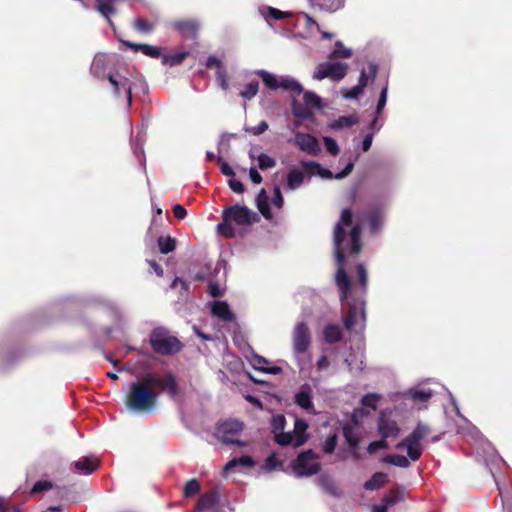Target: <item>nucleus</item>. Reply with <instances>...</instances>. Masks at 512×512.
I'll return each instance as SVG.
<instances>
[{
	"instance_id": "f257e3e1",
	"label": "nucleus",
	"mask_w": 512,
	"mask_h": 512,
	"mask_svg": "<svg viewBox=\"0 0 512 512\" xmlns=\"http://www.w3.org/2000/svg\"><path fill=\"white\" fill-rule=\"evenodd\" d=\"M361 230L358 225L352 226V212L344 209L334 227V254L337 262L335 282L342 303L348 305V313L344 320L349 331H362L366 321L365 300L363 297L350 300L351 282L344 269L345 253L357 256L361 251Z\"/></svg>"
},
{
	"instance_id": "f03ea898",
	"label": "nucleus",
	"mask_w": 512,
	"mask_h": 512,
	"mask_svg": "<svg viewBox=\"0 0 512 512\" xmlns=\"http://www.w3.org/2000/svg\"><path fill=\"white\" fill-rule=\"evenodd\" d=\"M151 384L143 382H131L125 394V406L134 414L150 415L157 408L158 394Z\"/></svg>"
},
{
	"instance_id": "7ed1b4c3",
	"label": "nucleus",
	"mask_w": 512,
	"mask_h": 512,
	"mask_svg": "<svg viewBox=\"0 0 512 512\" xmlns=\"http://www.w3.org/2000/svg\"><path fill=\"white\" fill-rule=\"evenodd\" d=\"M393 185L391 180L383 179L377 184L373 202L367 211L361 215V220L368 222L372 234L378 233L385 222V213L392 195Z\"/></svg>"
},
{
	"instance_id": "20e7f679",
	"label": "nucleus",
	"mask_w": 512,
	"mask_h": 512,
	"mask_svg": "<svg viewBox=\"0 0 512 512\" xmlns=\"http://www.w3.org/2000/svg\"><path fill=\"white\" fill-rule=\"evenodd\" d=\"M223 222L217 225V230L225 237L235 236V226H247L259 220L257 213L245 206L235 205L228 207L222 214Z\"/></svg>"
},
{
	"instance_id": "39448f33",
	"label": "nucleus",
	"mask_w": 512,
	"mask_h": 512,
	"mask_svg": "<svg viewBox=\"0 0 512 512\" xmlns=\"http://www.w3.org/2000/svg\"><path fill=\"white\" fill-rule=\"evenodd\" d=\"M430 432L431 429L427 424L419 422L407 437L396 444V448H406L409 459L411 461H417L423 452L420 442L428 436Z\"/></svg>"
},
{
	"instance_id": "423d86ee",
	"label": "nucleus",
	"mask_w": 512,
	"mask_h": 512,
	"mask_svg": "<svg viewBox=\"0 0 512 512\" xmlns=\"http://www.w3.org/2000/svg\"><path fill=\"white\" fill-rule=\"evenodd\" d=\"M150 344L156 353L170 355L181 350V342L162 327L155 328L150 335Z\"/></svg>"
},
{
	"instance_id": "0eeeda50",
	"label": "nucleus",
	"mask_w": 512,
	"mask_h": 512,
	"mask_svg": "<svg viewBox=\"0 0 512 512\" xmlns=\"http://www.w3.org/2000/svg\"><path fill=\"white\" fill-rule=\"evenodd\" d=\"M311 345V333L304 321L298 322L292 331V351L296 361L302 369V357Z\"/></svg>"
},
{
	"instance_id": "6e6552de",
	"label": "nucleus",
	"mask_w": 512,
	"mask_h": 512,
	"mask_svg": "<svg viewBox=\"0 0 512 512\" xmlns=\"http://www.w3.org/2000/svg\"><path fill=\"white\" fill-rule=\"evenodd\" d=\"M308 424L304 419H294V429L288 432H281L274 438L280 446L291 445L295 448L302 446L308 439Z\"/></svg>"
},
{
	"instance_id": "1a4fd4ad",
	"label": "nucleus",
	"mask_w": 512,
	"mask_h": 512,
	"mask_svg": "<svg viewBox=\"0 0 512 512\" xmlns=\"http://www.w3.org/2000/svg\"><path fill=\"white\" fill-rule=\"evenodd\" d=\"M318 456L312 450L301 452L294 464L293 471L298 477H308L318 473L320 464Z\"/></svg>"
},
{
	"instance_id": "9d476101",
	"label": "nucleus",
	"mask_w": 512,
	"mask_h": 512,
	"mask_svg": "<svg viewBox=\"0 0 512 512\" xmlns=\"http://www.w3.org/2000/svg\"><path fill=\"white\" fill-rule=\"evenodd\" d=\"M348 70V65L341 62L326 61L320 63L314 70L313 79L323 80L329 78L332 81H340L343 79Z\"/></svg>"
},
{
	"instance_id": "9b49d317",
	"label": "nucleus",
	"mask_w": 512,
	"mask_h": 512,
	"mask_svg": "<svg viewBox=\"0 0 512 512\" xmlns=\"http://www.w3.org/2000/svg\"><path fill=\"white\" fill-rule=\"evenodd\" d=\"M242 430L243 424L240 421L229 420L218 425L216 429V436L222 443L244 446V442L236 439Z\"/></svg>"
},
{
	"instance_id": "f8f14e48",
	"label": "nucleus",
	"mask_w": 512,
	"mask_h": 512,
	"mask_svg": "<svg viewBox=\"0 0 512 512\" xmlns=\"http://www.w3.org/2000/svg\"><path fill=\"white\" fill-rule=\"evenodd\" d=\"M301 166L305 168L311 176L316 175L323 179H342L352 172L354 163H347L345 168L335 175L329 169L322 167L315 161H301Z\"/></svg>"
},
{
	"instance_id": "ddd939ff",
	"label": "nucleus",
	"mask_w": 512,
	"mask_h": 512,
	"mask_svg": "<svg viewBox=\"0 0 512 512\" xmlns=\"http://www.w3.org/2000/svg\"><path fill=\"white\" fill-rule=\"evenodd\" d=\"M108 81L111 85V90H112L113 95L116 98H120L121 96H124L127 100V105L129 107L132 103L131 81L127 77H125L119 73L108 74Z\"/></svg>"
},
{
	"instance_id": "4468645a",
	"label": "nucleus",
	"mask_w": 512,
	"mask_h": 512,
	"mask_svg": "<svg viewBox=\"0 0 512 512\" xmlns=\"http://www.w3.org/2000/svg\"><path fill=\"white\" fill-rule=\"evenodd\" d=\"M308 155L317 156L321 152V146L316 137L308 133L296 131L294 138L288 140Z\"/></svg>"
},
{
	"instance_id": "2eb2a0df",
	"label": "nucleus",
	"mask_w": 512,
	"mask_h": 512,
	"mask_svg": "<svg viewBox=\"0 0 512 512\" xmlns=\"http://www.w3.org/2000/svg\"><path fill=\"white\" fill-rule=\"evenodd\" d=\"M145 383L151 384L153 387H159L167 392L171 397H175L179 393V386L175 377L168 373L164 377H157L152 374L145 376Z\"/></svg>"
},
{
	"instance_id": "dca6fc26",
	"label": "nucleus",
	"mask_w": 512,
	"mask_h": 512,
	"mask_svg": "<svg viewBox=\"0 0 512 512\" xmlns=\"http://www.w3.org/2000/svg\"><path fill=\"white\" fill-rule=\"evenodd\" d=\"M378 432L383 439L394 438L400 434V428L393 413L382 412L378 420Z\"/></svg>"
},
{
	"instance_id": "f3484780",
	"label": "nucleus",
	"mask_w": 512,
	"mask_h": 512,
	"mask_svg": "<svg viewBox=\"0 0 512 512\" xmlns=\"http://www.w3.org/2000/svg\"><path fill=\"white\" fill-rule=\"evenodd\" d=\"M110 63L111 57L108 54L97 53L91 63L90 73L100 80L108 79V74H111L108 72Z\"/></svg>"
},
{
	"instance_id": "a211bd4d",
	"label": "nucleus",
	"mask_w": 512,
	"mask_h": 512,
	"mask_svg": "<svg viewBox=\"0 0 512 512\" xmlns=\"http://www.w3.org/2000/svg\"><path fill=\"white\" fill-rule=\"evenodd\" d=\"M127 0H103L96 5H92L94 8L107 22L113 27L112 17L118 12V5L126 2Z\"/></svg>"
},
{
	"instance_id": "6ab92c4d",
	"label": "nucleus",
	"mask_w": 512,
	"mask_h": 512,
	"mask_svg": "<svg viewBox=\"0 0 512 512\" xmlns=\"http://www.w3.org/2000/svg\"><path fill=\"white\" fill-rule=\"evenodd\" d=\"M450 399H451V402H452V405L454 406V409L456 411V414L459 418L463 419L465 422H466V427H459L457 432L459 434H467L469 436H471L474 440L476 441H480L482 440L483 436L481 434V432L479 431V429L474 426L472 423H470L463 415L462 413L460 412V409H459V406L454 398V396L452 394H450Z\"/></svg>"
},
{
	"instance_id": "aec40b11",
	"label": "nucleus",
	"mask_w": 512,
	"mask_h": 512,
	"mask_svg": "<svg viewBox=\"0 0 512 512\" xmlns=\"http://www.w3.org/2000/svg\"><path fill=\"white\" fill-rule=\"evenodd\" d=\"M295 403L306 411L314 412L312 388L310 385L304 384L300 387L299 391L295 395Z\"/></svg>"
},
{
	"instance_id": "412c9836",
	"label": "nucleus",
	"mask_w": 512,
	"mask_h": 512,
	"mask_svg": "<svg viewBox=\"0 0 512 512\" xmlns=\"http://www.w3.org/2000/svg\"><path fill=\"white\" fill-rule=\"evenodd\" d=\"M172 27L185 37L196 38L199 30V22L194 19L179 20L175 21Z\"/></svg>"
},
{
	"instance_id": "4be33fe9",
	"label": "nucleus",
	"mask_w": 512,
	"mask_h": 512,
	"mask_svg": "<svg viewBox=\"0 0 512 512\" xmlns=\"http://www.w3.org/2000/svg\"><path fill=\"white\" fill-rule=\"evenodd\" d=\"M211 313L213 316L225 322H231L235 319L233 312L225 301H213L211 304Z\"/></svg>"
},
{
	"instance_id": "5701e85b",
	"label": "nucleus",
	"mask_w": 512,
	"mask_h": 512,
	"mask_svg": "<svg viewBox=\"0 0 512 512\" xmlns=\"http://www.w3.org/2000/svg\"><path fill=\"white\" fill-rule=\"evenodd\" d=\"M313 8L333 13L344 7L345 0H308Z\"/></svg>"
},
{
	"instance_id": "b1692460",
	"label": "nucleus",
	"mask_w": 512,
	"mask_h": 512,
	"mask_svg": "<svg viewBox=\"0 0 512 512\" xmlns=\"http://www.w3.org/2000/svg\"><path fill=\"white\" fill-rule=\"evenodd\" d=\"M259 14L265 19V21L270 24V20H282L291 15L290 12L281 11L277 8L262 5L258 8Z\"/></svg>"
},
{
	"instance_id": "393cba45",
	"label": "nucleus",
	"mask_w": 512,
	"mask_h": 512,
	"mask_svg": "<svg viewBox=\"0 0 512 512\" xmlns=\"http://www.w3.org/2000/svg\"><path fill=\"white\" fill-rule=\"evenodd\" d=\"M304 180V172L297 168H292L287 174L286 188L290 191H295L303 185Z\"/></svg>"
},
{
	"instance_id": "a878e982",
	"label": "nucleus",
	"mask_w": 512,
	"mask_h": 512,
	"mask_svg": "<svg viewBox=\"0 0 512 512\" xmlns=\"http://www.w3.org/2000/svg\"><path fill=\"white\" fill-rule=\"evenodd\" d=\"M74 468L83 475L93 473L98 467L97 459L91 457H82L73 463Z\"/></svg>"
},
{
	"instance_id": "bb28decb",
	"label": "nucleus",
	"mask_w": 512,
	"mask_h": 512,
	"mask_svg": "<svg viewBox=\"0 0 512 512\" xmlns=\"http://www.w3.org/2000/svg\"><path fill=\"white\" fill-rule=\"evenodd\" d=\"M279 88L296 94H301L303 92V87L300 82L288 75L279 76L278 89Z\"/></svg>"
},
{
	"instance_id": "cd10ccee",
	"label": "nucleus",
	"mask_w": 512,
	"mask_h": 512,
	"mask_svg": "<svg viewBox=\"0 0 512 512\" xmlns=\"http://www.w3.org/2000/svg\"><path fill=\"white\" fill-rule=\"evenodd\" d=\"M252 366L262 372L277 375L281 372V368L278 366L267 367L268 361L262 356L254 354L251 359Z\"/></svg>"
},
{
	"instance_id": "c85d7f7f",
	"label": "nucleus",
	"mask_w": 512,
	"mask_h": 512,
	"mask_svg": "<svg viewBox=\"0 0 512 512\" xmlns=\"http://www.w3.org/2000/svg\"><path fill=\"white\" fill-rule=\"evenodd\" d=\"M493 477L495 476L493 475ZM495 483L501 497L503 511L512 512V493L509 491L506 485L501 484L498 480H495Z\"/></svg>"
},
{
	"instance_id": "c756f323",
	"label": "nucleus",
	"mask_w": 512,
	"mask_h": 512,
	"mask_svg": "<svg viewBox=\"0 0 512 512\" xmlns=\"http://www.w3.org/2000/svg\"><path fill=\"white\" fill-rule=\"evenodd\" d=\"M254 465L255 461L253 460V458L249 455H244L239 458H233L230 461H228L227 464L224 466V472L228 474L237 466L253 467Z\"/></svg>"
},
{
	"instance_id": "7c9ffc66",
	"label": "nucleus",
	"mask_w": 512,
	"mask_h": 512,
	"mask_svg": "<svg viewBox=\"0 0 512 512\" xmlns=\"http://www.w3.org/2000/svg\"><path fill=\"white\" fill-rule=\"evenodd\" d=\"M387 477L388 475L383 472L374 473L372 477L364 483V488L366 490H378L386 484Z\"/></svg>"
},
{
	"instance_id": "2f4dec72",
	"label": "nucleus",
	"mask_w": 512,
	"mask_h": 512,
	"mask_svg": "<svg viewBox=\"0 0 512 512\" xmlns=\"http://www.w3.org/2000/svg\"><path fill=\"white\" fill-rule=\"evenodd\" d=\"M255 74L258 75L259 77H261L264 85L268 89H271V90L278 89L279 76H277L267 70H264V69L256 70Z\"/></svg>"
},
{
	"instance_id": "473e14b6",
	"label": "nucleus",
	"mask_w": 512,
	"mask_h": 512,
	"mask_svg": "<svg viewBox=\"0 0 512 512\" xmlns=\"http://www.w3.org/2000/svg\"><path fill=\"white\" fill-rule=\"evenodd\" d=\"M256 203H257L258 210L265 217V219H267V220L272 219V213L270 211L268 197H267L264 189H262L259 192V194L257 195Z\"/></svg>"
},
{
	"instance_id": "72a5a7b5",
	"label": "nucleus",
	"mask_w": 512,
	"mask_h": 512,
	"mask_svg": "<svg viewBox=\"0 0 512 512\" xmlns=\"http://www.w3.org/2000/svg\"><path fill=\"white\" fill-rule=\"evenodd\" d=\"M343 435L347 444L351 448H356L358 446L360 438L359 433L354 426L345 424L343 426Z\"/></svg>"
},
{
	"instance_id": "f704fd0d",
	"label": "nucleus",
	"mask_w": 512,
	"mask_h": 512,
	"mask_svg": "<svg viewBox=\"0 0 512 512\" xmlns=\"http://www.w3.org/2000/svg\"><path fill=\"white\" fill-rule=\"evenodd\" d=\"M324 340L328 343H335L342 338V331L338 325H328L323 331Z\"/></svg>"
},
{
	"instance_id": "c9c22d12",
	"label": "nucleus",
	"mask_w": 512,
	"mask_h": 512,
	"mask_svg": "<svg viewBox=\"0 0 512 512\" xmlns=\"http://www.w3.org/2000/svg\"><path fill=\"white\" fill-rule=\"evenodd\" d=\"M407 394L413 401L426 402L431 398L433 392L431 389L412 388Z\"/></svg>"
},
{
	"instance_id": "e433bc0d",
	"label": "nucleus",
	"mask_w": 512,
	"mask_h": 512,
	"mask_svg": "<svg viewBox=\"0 0 512 512\" xmlns=\"http://www.w3.org/2000/svg\"><path fill=\"white\" fill-rule=\"evenodd\" d=\"M157 243L162 254H168L176 248V241L171 236H160Z\"/></svg>"
},
{
	"instance_id": "4c0bfd02",
	"label": "nucleus",
	"mask_w": 512,
	"mask_h": 512,
	"mask_svg": "<svg viewBox=\"0 0 512 512\" xmlns=\"http://www.w3.org/2000/svg\"><path fill=\"white\" fill-rule=\"evenodd\" d=\"M384 463L391 464L401 468H408L410 461L407 457L398 454L387 455L382 460Z\"/></svg>"
},
{
	"instance_id": "58836bf2",
	"label": "nucleus",
	"mask_w": 512,
	"mask_h": 512,
	"mask_svg": "<svg viewBox=\"0 0 512 512\" xmlns=\"http://www.w3.org/2000/svg\"><path fill=\"white\" fill-rule=\"evenodd\" d=\"M338 435L336 432L330 433L325 439L321 442L322 451L325 454H332L337 446Z\"/></svg>"
},
{
	"instance_id": "ea45409f",
	"label": "nucleus",
	"mask_w": 512,
	"mask_h": 512,
	"mask_svg": "<svg viewBox=\"0 0 512 512\" xmlns=\"http://www.w3.org/2000/svg\"><path fill=\"white\" fill-rule=\"evenodd\" d=\"M292 113L295 117L304 120L310 119L313 115L309 108L297 101H293L292 103Z\"/></svg>"
},
{
	"instance_id": "a19ab883",
	"label": "nucleus",
	"mask_w": 512,
	"mask_h": 512,
	"mask_svg": "<svg viewBox=\"0 0 512 512\" xmlns=\"http://www.w3.org/2000/svg\"><path fill=\"white\" fill-rule=\"evenodd\" d=\"M357 122L358 118L355 115L341 116L331 124V127L333 129H341L344 127H351Z\"/></svg>"
},
{
	"instance_id": "79ce46f5",
	"label": "nucleus",
	"mask_w": 512,
	"mask_h": 512,
	"mask_svg": "<svg viewBox=\"0 0 512 512\" xmlns=\"http://www.w3.org/2000/svg\"><path fill=\"white\" fill-rule=\"evenodd\" d=\"M187 55H188V52H185V51L178 52V53L171 54V55H164L162 58V62L165 65L176 66V65L181 64Z\"/></svg>"
},
{
	"instance_id": "37998d69",
	"label": "nucleus",
	"mask_w": 512,
	"mask_h": 512,
	"mask_svg": "<svg viewBox=\"0 0 512 512\" xmlns=\"http://www.w3.org/2000/svg\"><path fill=\"white\" fill-rule=\"evenodd\" d=\"M286 424V419L284 415L282 414H276L273 415L271 418V426H272V432L274 433V438L277 434H280L284 431Z\"/></svg>"
},
{
	"instance_id": "c03bdc74",
	"label": "nucleus",
	"mask_w": 512,
	"mask_h": 512,
	"mask_svg": "<svg viewBox=\"0 0 512 512\" xmlns=\"http://www.w3.org/2000/svg\"><path fill=\"white\" fill-rule=\"evenodd\" d=\"M303 98L305 105L312 106L316 109L322 108V99L316 93L312 91H305Z\"/></svg>"
},
{
	"instance_id": "a18cd8bd",
	"label": "nucleus",
	"mask_w": 512,
	"mask_h": 512,
	"mask_svg": "<svg viewBox=\"0 0 512 512\" xmlns=\"http://www.w3.org/2000/svg\"><path fill=\"white\" fill-rule=\"evenodd\" d=\"M258 90H259V83L257 81H251L240 92V95H241V97H243L246 100H251L257 95Z\"/></svg>"
},
{
	"instance_id": "49530a36",
	"label": "nucleus",
	"mask_w": 512,
	"mask_h": 512,
	"mask_svg": "<svg viewBox=\"0 0 512 512\" xmlns=\"http://www.w3.org/2000/svg\"><path fill=\"white\" fill-rule=\"evenodd\" d=\"M300 19L304 20L305 27L309 30V33L312 34L314 30H320L318 23L309 14L301 12L298 16V21H300Z\"/></svg>"
},
{
	"instance_id": "de8ad7c7",
	"label": "nucleus",
	"mask_w": 512,
	"mask_h": 512,
	"mask_svg": "<svg viewBox=\"0 0 512 512\" xmlns=\"http://www.w3.org/2000/svg\"><path fill=\"white\" fill-rule=\"evenodd\" d=\"M200 483L196 479L189 480L184 486V496L186 498L192 497L200 491Z\"/></svg>"
},
{
	"instance_id": "09e8293b",
	"label": "nucleus",
	"mask_w": 512,
	"mask_h": 512,
	"mask_svg": "<svg viewBox=\"0 0 512 512\" xmlns=\"http://www.w3.org/2000/svg\"><path fill=\"white\" fill-rule=\"evenodd\" d=\"M133 26L137 31L142 33H150L154 29V25L152 23L141 17H138L134 20Z\"/></svg>"
},
{
	"instance_id": "8fccbe9b",
	"label": "nucleus",
	"mask_w": 512,
	"mask_h": 512,
	"mask_svg": "<svg viewBox=\"0 0 512 512\" xmlns=\"http://www.w3.org/2000/svg\"><path fill=\"white\" fill-rule=\"evenodd\" d=\"M258 166L261 170H266L269 168H273L276 166V161L274 158L269 156L268 154L261 153L258 155Z\"/></svg>"
},
{
	"instance_id": "3c124183",
	"label": "nucleus",
	"mask_w": 512,
	"mask_h": 512,
	"mask_svg": "<svg viewBox=\"0 0 512 512\" xmlns=\"http://www.w3.org/2000/svg\"><path fill=\"white\" fill-rule=\"evenodd\" d=\"M215 503V497L212 494L202 495L197 503V509L203 511L211 508Z\"/></svg>"
},
{
	"instance_id": "603ef678",
	"label": "nucleus",
	"mask_w": 512,
	"mask_h": 512,
	"mask_svg": "<svg viewBox=\"0 0 512 512\" xmlns=\"http://www.w3.org/2000/svg\"><path fill=\"white\" fill-rule=\"evenodd\" d=\"M282 465V461L278 460L275 454H272L266 458L263 468L266 471H274L280 469Z\"/></svg>"
},
{
	"instance_id": "864d4df0",
	"label": "nucleus",
	"mask_w": 512,
	"mask_h": 512,
	"mask_svg": "<svg viewBox=\"0 0 512 512\" xmlns=\"http://www.w3.org/2000/svg\"><path fill=\"white\" fill-rule=\"evenodd\" d=\"M216 79H217L219 86L223 90L228 89L229 84H228L227 70H226L225 66H220V68L216 69Z\"/></svg>"
},
{
	"instance_id": "5fc2aeb1",
	"label": "nucleus",
	"mask_w": 512,
	"mask_h": 512,
	"mask_svg": "<svg viewBox=\"0 0 512 512\" xmlns=\"http://www.w3.org/2000/svg\"><path fill=\"white\" fill-rule=\"evenodd\" d=\"M387 96H388V84H386L380 92L376 110H375V114L380 115L383 112V110L386 106Z\"/></svg>"
},
{
	"instance_id": "6e6d98bb",
	"label": "nucleus",
	"mask_w": 512,
	"mask_h": 512,
	"mask_svg": "<svg viewBox=\"0 0 512 512\" xmlns=\"http://www.w3.org/2000/svg\"><path fill=\"white\" fill-rule=\"evenodd\" d=\"M379 400L380 396L378 394L370 393L362 397L361 403L363 406L370 407L375 410Z\"/></svg>"
},
{
	"instance_id": "4d7b16f0",
	"label": "nucleus",
	"mask_w": 512,
	"mask_h": 512,
	"mask_svg": "<svg viewBox=\"0 0 512 512\" xmlns=\"http://www.w3.org/2000/svg\"><path fill=\"white\" fill-rule=\"evenodd\" d=\"M336 46L339 48L333 51L330 57H342V58H350L352 56V50L343 46L341 41L336 42Z\"/></svg>"
},
{
	"instance_id": "13d9d810",
	"label": "nucleus",
	"mask_w": 512,
	"mask_h": 512,
	"mask_svg": "<svg viewBox=\"0 0 512 512\" xmlns=\"http://www.w3.org/2000/svg\"><path fill=\"white\" fill-rule=\"evenodd\" d=\"M323 142H324L326 150L331 155L336 156L339 154V151H340L339 146H338L337 142L332 137L325 136L323 138Z\"/></svg>"
},
{
	"instance_id": "bf43d9fd",
	"label": "nucleus",
	"mask_w": 512,
	"mask_h": 512,
	"mask_svg": "<svg viewBox=\"0 0 512 512\" xmlns=\"http://www.w3.org/2000/svg\"><path fill=\"white\" fill-rule=\"evenodd\" d=\"M356 270H357V276H358L360 285L362 287V290H363V292H365L366 288H367V281H368L366 268L363 264H358L356 267Z\"/></svg>"
},
{
	"instance_id": "052dcab7",
	"label": "nucleus",
	"mask_w": 512,
	"mask_h": 512,
	"mask_svg": "<svg viewBox=\"0 0 512 512\" xmlns=\"http://www.w3.org/2000/svg\"><path fill=\"white\" fill-rule=\"evenodd\" d=\"M142 53L152 58H159L161 56V50L157 46L144 44L142 47Z\"/></svg>"
},
{
	"instance_id": "680f3d73",
	"label": "nucleus",
	"mask_w": 512,
	"mask_h": 512,
	"mask_svg": "<svg viewBox=\"0 0 512 512\" xmlns=\"http://www.w3.org/2000/svg\"><path fill=\"white\" fill-rule=\"evenodd\" d=\"M268 127L269 126L266 121H261L257 126L246 127L245 131L252 135L258 136V135H261L262 133H264L268 129Z\"/></svg>"
},
{
	"instance_id": "e2e57ef3",
	"label": "nucleus",
	"mask_w": 512,
	"mask_h": 512,
	"mask_svg": "<svg viewBox=\"0 0 512 512\" xmlns=\"http://www.w3.org/2000/svg\"><path fill=\"white\" fill-rule=\"evenodd\" d=\"M364 91L360 85H355L351 89H349L346 93H344V98L347 100L357 99Z\"/></svg>"
},
{
	"instance_id": "0e129e2a",
	"label": "nucleus",
	"mask_w": 512,
	"mask_h": 512,
	"mask_svg": "<svg viewBox=\"0 0 512 512\" xmlns=\"http://www.w3.org/2000/svg\"><path fill=\"white\" fill-rule=\"evenodd\" d=\"M272 203L278 209H281L284 204V199H283L280 187L277 185L274 187V195L272 198Z\"/></svg>"
},
{
	"instance_id": "69168bd1",
	"label": "nucleus",
	"mask_w": 512,
	"mask_h": 512,
	"mask_svg": "<svg viewBox=\"0 0 512 512\" xmlns=\"http://www.w3.org/2000/svg\"><path fill=\"white\" fill-rule=\"evenodd\" d=\"M51 488H52V483L50 481L41 480L34 484V486L32 488V493L47 491V490H50Z\"/></svg>"
},
{
	"instance_id": "338daca9",
	"label": "nucleus",
	"mask_w": 512,
	"mask_h": 512,
	"mask_svg": "<svg viewBox=\"0 0 512 512\" xmlns=\"http://www.w3.org/2000/svg\"><path fill=\"white\" fill-rule=\"evenodd\" d=\"M218 162L220 164V170L225 176L230 178L235 176V172L232 167L226 161H224L222 157H218Z\"/></svg>"
},
{
	"instance_id": "774afa93",
	"label": "nucleus",
	"mask_w": 512,
	"mask_h": 512,
	"mask_svg": "<svg viewBox=\"0 0 512 512\" xmlns=\"http://www.w3.org/2000/svg\"><path fill=\"white\" fill-rule=\"evenodd\" d=\"M228 185L230 189L237 194H242L244 192V186L242 182L235 179L234 177L229 179Z\"/></svg>"
}]
</instances>
